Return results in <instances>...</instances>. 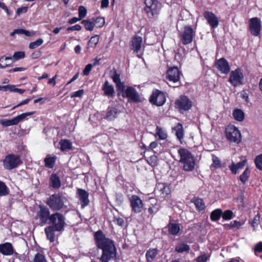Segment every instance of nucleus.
<instances>
[{"label": "nucleus", "instance_id": "58", "mask_svg": "<svg viewBox=\"0 0 262 262\" xmlns=\"http://www.w3.org/2000/svg\"><path fill=\"white\" fill-rule=\"evenodd\" d=\"M84 93V90L83 89L79 90L73 93L71 95V97H81Z\"/></svg>", "mask_w": 262, "mask_h": 262}, {"label": "nucleus", "instance_id": "22", "mask_svg": "<svg viewBox=\"0 0 262 262\" xmlns=\"http://www.w3.org/2000/svg\"><path fill=\"white\" fill-rule=\"evenodd\" d=\"M168 233L173 236L178 235L182 230L183 226L180 223L169 222L167 226Z\"/></svg>", "mask_w": 262, "mask_h": 262}, {"label": "nucleus", "instance_id": "44", "mask_svg": "<svg viewBox=\"0 0 262 262\" xmlns=\"http://www.w3.org/2000/svg\"><path fill=\"white\" fill-rule=\"evenodd\" d=\"M0 124L4 126L16 125L14 118L11 119H2L0 120Z\"/></svg>", "mask_w": 262, "mask_h": 262}, {"label": "nucleus", "instance_id": "37", "mask_svg": "<svg viewBox=\"0 0 262 262\" xmlns=\"http://www.w3.org/2000/svg\"><path fill=\"white\" fill-rule=\"evenodd\" d=\"M35 114V112H30L21 114L17 116L14 117V119L16 125H17L20 121H23L27 117L32 115Z\"/></svg>", "mask_w": 262, "mask_h": 262}, {"label": "nucleus", "instance_id": "24", "mask_svg": "<svg viewBox=\"0 0 262 262\" xmlns=\"http://www.w3.org/2000/svg\"><path fill=\"white\" fill-rule=\"evenodd\" d=\"M142 43V38L138 35L134 36L131 41L132 50L136 53H138L141 50Z\"/></svg>", "mask_w": 262, "mask_h": 262}, {"label": "nucleus", "instance_id": "62", "mask_svg": "<svg viewBox=\"0 0 262 262\" xmlns=\"http://www.w3.org/2000/svg\"><path fill=\"white\" fill-rule=\"evenodd\" d=\"M233 229H239L244 225V222L237 221L236 220L232 221Z\"/></svg>", "mask_w": 262, "mask_h": 262}, {"label": "nucleus", "instance_id": "53", "mask_svg": "<svg viewBox=\"0 0 262 262\" xmlns=\"http://www.w3.org/2000/svg\"><path fill=\"white\" fill-rule=\"evenodd\" d=\"M25 56V53L23 51H17L14 52L13 55V58L15 60H17L20 59H23Z\"/></svg>", "mask_w": 262, "mask_h": 262}, {"label": "nucleus", "instance_id": "39", "mask_svg": "<svg viewBox=\"0 0 262 262\" xmlns=\"http://www.w3.org/2000/svg\"><path fill=\"white\" fill-rule=\"evenodd\" d=\"M91 20H93L94 24H95V27L96 28H101L105 24V20L103 17H97L96 18H92Z\"/></svg>", "mask_w": 262, "mask_h": 262}, {"label": "nucleus", "instance_id": "33", "mask_svg": "<svg viewBox=\"0 0 262 262\" xmlns=\"http://www.w3.org/2000/svg\"><path fill=\"white\" fill-rule=\"evenodd\" d=\"M190 250V247L188 245L184 243H181L176 246L175 251L178 253L184 252H188Z\"/></svg>", "mask_w": 262, "mask_h": 262}, {"label": "nucleus", "instance_id": "1", "mask_svg": "<svg viewBox=\"0 0 262 262\" xmlns=\"http://www.w3.org/2000/svg\"><path fill=\"white\" fill-rule=\"evenodd\" d=\"M95 244L97 248L102 250L99 259L101 262H108L117 258V248L114 242L106 237L103 231L99 230L94 234Z\"/></svg>", "mask_w": 262, "mask_h": 262}, {"label": "nucleus", "instance_id": "64", "mask_svg": "<svg viewBox=\"0 0 262 262\" xmlns=\"http://www.w3.org/2000/svg\"><path fill=\"white\" fill-rule=\"evenodd\" d=\"M254 250H255V252H257L259 253L262 252V242H261L258 243L255 245Z\"/></svg>", "mask_w": 262, "mask_h": 262}, {"label": "nucleus", "instance_id": "48", "mask_svg": "<svg viewBox=\"0 0 262 262\" xmlns=\"http://www.w3.org/2000/svg\"><path fill=\"white\" fill-rule=\"evenodd\" d=\"M254 162L256 167L257 169L262 170V154L255 157Z\"/></svg>", "mask_w": 262, "mask_h": 262}, {"label": "nucleus", "instance_id": "60", "mask_svg": "<svg viewBox=\"0 0 262 262\" xmlns=\"http://www.w3.org/2000/svg\"><path fill=\"white\" fill-rule=\"evenodd\" d=\"M14 85L11 84H8L6 85H0V91H4L6 92L8 90H9L11 92V90L13 88Z\"/></svg>", "mask_w": 262, "mask_h": 262}, {"label": "nucleus", "instance_id": "63", "mask_svg": "<svg viewBox=\"0 0 262 262\" xmlns=\"http://www.w3.org/2000/svg\"><path fill=\"white\" fill-rule=\"evenodd\" d=\"M81 30V26L78 24L75 25L72 27H69L67 28V30L69 31H80Z\"/></svg>", "mask_w": 262, "mask_h": 262}, {"label": "nucleus", "instance_id": "49", "mask_svg": "<svg viewBox=\"0 0 262 262\" xmlns=\"http://www.w3.org/2000/svg\"><path fill=\"white\" fill-rule=\"evenodd\" d=\"M148 163L152 167L157 166L158 164L157 156L152 155L150 156L147 160Z\"/></svg>", "mask_w": 262, "mask_h": 262}, {"label": "nucleus", "instance_id": "43", "mask_svg": "<svg viewBox=\"0 0 262 262\" xmlns=\"http://www.w3.org/2000/svg\"><path fill=\"white\" fill-rule=\"evenodd\" d=\"M11 59V57L2 56L0 58V68L1 69H4L8 67H11L12 66V63H7L5 62H4L5 61H6L7 60H10Z\"/></svg>", "mask_w": 262, "mask_h": 262}, {"label": "nucleus", "instance_id": "27", "mask_svg": "<svg viewBox=\"0 0 262 262\" xmlns=\"http://www.w3.org/2000/svg\"><path fill=\"white\" fill-rule=\"evenodd\" d=\"M120 111L116 107L109 106L107 108L105 118L109 120H114L119 114Z\"/></svg>", "mask_w": 262, "mask_h": 262}, {"label": "nucleus", "instance_id": "29", "mask_svg": "<svg viewBox=\"0 0 262 262\" xmlns=\"http://www.w3.org/2000/svg\"><path fill=\"white\" fill-rule=\"evenodd\" d=\"M56 160L55 156H51L48 155L44 159L45 166L47 168L52 169L54 168Z\"/></svg>", "mask_w": 262, "mask_h": 262}, {"label": "nucleus", "instance_id": "57", "mask_svg": "<svg viewBox=\"0 0 262 262\" xmlns=\"http://www.w3.org/2000/svg\"><path fill=\"white\" fill-rule=\"evenodd\" d=\"M93 68V64L91 63H89L87 64L84 68L83 71V75L84 76H88L90 74V72L91 71Z\"/></svg>", "mask_w": 262, "mask_h": 262}, {"label": "nucleus", "instance_id": "14", "mask_svg": "<svg viewBox=\"0 0 262 262\" xmlns=\"http://www.w3.org/2000/svg\"><path fill=\"white\" fill-rule=\"evenodd\" d=\"M261 21L257 17L251 18L249 21V30L251 35L254 36H258L260 34Z\"/></svg>", "mask_w": 262, "mask_h": 262}, {"label": "nucleus", "instance_id": "45", "mask_svg": "<svg viewBox=\"0 0 262 262\" xmlns=\"http://www.w3.org/2000/svg\"><path fill=\"white\" fill-rule=\"evenodd\" d=\"M33 262H47L43 254L37 252L35 254Z\"/></svg>", "mask_w": 262, "mask_h": 262}, {"label": "nucleus", "instance_id": "7", "mask_svg": "<svg viewBox=\"0 0 262 262\" xmlns=\"http://www.w3.org/2000/svg\"><path fill=\"white\" fill-rule=\"evenodd\" d=\"M38 209L35 217V219L38 221L37 224L40 226L49 224L52 216L49 208L44 205H39Z\"/></svg>", "mask_w": 262, "mask_h": 262}, {"label": "nucleus", "instance_id": "47", "mask_svg": "<svg viewBox=\"0 0 262 262\" xmlns=\"http://www.w3.org/2000/svg\"><path fill=\"white\" fill-rule=\"evenodd\" d=\"M43 42L42 38H38L35 41L31 42L29 43V48L30 49H34L41 45Z\"/></svg>", "mask_w": 262, "mask_h": 262}, {"label": "nucleus", "instance_id": "10", "mask_svg": "<svg viewBox=\"0 0 262 262\" xmlns=\"http://www.w3.org/2000/svg\"><path fill=\"white\" fill-rule=\"evenodd\" d=\"M226 138L231 142L239 143L242 140L240 131L233 125L229 124L225 128Z\"/></svg>", "mask_w": 262, "mask_h": 262}, {"label": "nucleus", "instance_id": "19", "mask_svg": "<svg viewBox=\"0 0 262 262\" xmlns=\"http://www.w3.org/2000/svg\"><path fill=\"white\" fill-rule=\"evenodd\" d=\"M77 194L80 201L81 208H83L87 206L90 203L89 199V193L88 192L84 189L78 188L77 189Z\"/></svg>", "mask_w": 262, "mask_h": 262}, {"label": "nucleus", "instance_id": "36", "mask_svg": "<svg viewBox=\"0 0 262 262\" xmlns=\"http://www.w3.org/2000/svg\"><path fill=\"white\" fill-rule=\"evenodd\" d=\"M99 35L92 36L88 42V48H95L99 42Z\"/></svg>", "mask_w": 262, "mask_h": 262}, {"label": "nucleus", "instance_id": "13", "mask_svg": "<svg viewBox=\"0 0 262 262\" xmlns=\"http://www.w3.org/2000/svg\"><path fill=\"white\" fill-rule=\"evenodd\" d=\"M244 78V75L241 69L237 68L231 72L228 81L232 85L235 87L243 84Z\"/></svg>", "mask_w": 262, "mask_h": 262}, {"label": "nucleus", "instance_id": "3", "mask_svg": "<svg viewBox=\"0 0 262 262\" xmlns=\"http://www.w3.org/2000/svg\"><path fill=\"white\" fill-rule=\"evenodd\" d=\"M117 91V96H121L123 98H127L130 102L139 103L142 101L140 94L133 86H128L126 89L123 82H120L116 84Z\"/></svg>", "mask_w": 262, "mask_h": 262}, {"label": "nucleus", "instance_id": "17", "mask_svg": "<svg viewBox=\"0 0 262 262\" xmlns=\"http://www.w3.org/2000/svg\"><path fill=\"white\" fill-rule=\"evenodd\" d=\"M215 67L222 74H228L230 70V67L228 61L224 57L217 59L215 62Z\"/></svg>", "mask_w": 262, "mask_h": 262}, {"label": "nucleus", "instance_id": "26", "mask_svg": "<svg viewBox=\"0 0 262 262\" xmlns=\"http://www.w3.org/2000/svg\"><path fill=\"white\" fill-rule=\"evenodd\" d=\"M105 96L113 98L115 96V91L114 86L110 85L108 81H105L102 88Z\"/></svg>", "mask_w": 262, "mask_h": 262}, {"label": "nucleus", "instance_id": "2", "mask_svg": "<svg viewBox=\"0 0 262 262\" xmlns=\"http://www.w3.org/2000/svg\"><path fill=\"white\" fill-rule=\"evenodd\" d=\"M65 216L59 212H55L52 213L51 221L49 223L50 225L46 227L45 229V232L47 238L51 243H53L55 239V232H61L64 230L67 224Z\"/></svg>", "mask_w": 262, "mask_h": 262}, {"label": "nucleus", "instance_id": "34", "mask_svg": "<svg viewBox=\"0 0 262 262\" xmlns=\"http://www.w3.org/2000/svg\"><path fill=\"white\" fill-rule=\"evenodd\" d=\"M59 144L60 145V149L62 151L67 149L71 150L72 149V143L68 140H61L59 142Z\"/></svg>", "mask_w": 262, "mask_h": 262}, {"label": "nucleus", "instance_id": "25", "mask_svg": "<svg viewBox=\"0 0 262 262\" xmlns=\"http://www.w3.org/2000/svg\"><path fill=\"white\" fill-rule=\"evenodd\" d=\"M191 202L195 205V208L199 212H204L205 209V204L203 200L199 197L194 196L191 200Z\"/></svg>", "mask_w": 262, "mask_h": 262}, {"label": "nucleus", "instance_id": "35", "mask_svg": "<svg viewBox=\"0 0 262 262\" xmlns=\"http://www.w3.org/2000/svg\"><path fill=\"white\" fill-rule=\"evenodd\" d=\"M9 193V188L4 182L0 181V197L8 195Z\"/></svg>", "mask_w": 262, "mask_h": 262}, {"label": "nucleus", "instance_id": "20", "mask_svg": "<svg viewBox=\"0 0 262 262\" xmlns=\"http://www.w3.org/2000/svg\"><path fill=\"white\" fill-rule=\"evenodd\" d=\"M49 186L54 189H58L61 186V181L57 173H52L49 178Z\"/></svg>", "mask_w": 262, "mask_h": 262}, {"label": "nucleus", "instance_id": "9", "mask_svg": "<svg viewBox=\"0 0 262 262\" xmlns=\"http://www.w3.org/2000/svg\"><path fill=\"white\" fill-rule=\"evenodd\" d=\"M145 6L144 10L148 18H152L157 16L161 8V4L157 0H145Z\"/></svg>", "mask_w": 262, "mask_h": 262}, {"label": "nucleus", "instance_id": "54", "mask_svg": "<svg viewBox=\"0 0 262 262\" xmlns=\"http://www.w3.org/2000/svg\"><path fill=\"white\" fill-rule=\"evenodd\" d=\"M111 78L115 84L121 82L120 74L117 72L116 70H115L113 74L111 76Z\"/></svg>", "mask_w": 262, "mask_h": 262}, {"label": "nucleus", "instance_id": "59", "mask_svg": "<svg viewBox=\"0 0 262 262\" xmlns=\"http://www.w3.org/2000/svg\"><path fill=\"white\" fill-rule=\"evenodd\" d=\"M28 8L27 7H21L16 10V14L19 16L21 13H25L27 12Z\"/></svg>", "mask_w": 262, "mask_h": 262}, {"label": "nucleus", "instance_id": "46", "mask_svg": "<svg viewBox=\"0 0 262 262\" xmlns=\"http://www.w3.org/2000/svg\"><path fill=\"white\" fill-rule=\"evenodd\" d=\"M222 216L224 220H230L233 217V211L231 210H226L224 212H223Z\"/></svg>", "mask_w": 262, "mask_h": 262}, {"label": "nucleus", "instance_id": "12", "mask_svg": "<svg viewBox=\"0 0 262 262\" xmlns=\"http://www.w3.org/2000/svg\"><path fill=\"white\" fill-rule=\"evenodd\" d=\"M195 33L190 26H186L180 34V41L183 45H187L192 42Z\"/></svg>", "mask_w": 262, "mask_h": 262}, {"label": "nucleus", "instance_id": "40", "mask_svg": "<svg viewBox=\"0 0 262 262\" xmlns=\"http://www.w3.org/2000/svg\"><path fill=\"white\" fill-rule=\"evenodd\" d=\"M81 24L84 26L85 30L88 31H92L95 27V24H94L93 20L89 19L83 20Z\"/></svg>", "mask_w": 262, "mask_h": 262}, {"label": "nucleus", "instance_id": "18", "mask_svg": "<svg viewBox=\"0 0 262 262\" xmlns=\"http://www.w3.org/2000/svg\"><path fill=\"white\" fill-rule=\"evenodd\" d=\"M204 18L211 28H216L219 24L217 17L212 12L206 11L203 13Z\"/></svg>", "mask_w": 262, "mask_h": 262}, {"label": "nucleus", "instance_id": "52", "mask_svg": "<svg viewBox=\"0 0 262 262\" xmlns=\"http://www.w3.org/2000/svg\"><path fill=\"white\" fill-rule=\"evenodd\" d=\"M236 202L239 206L243 207L244 205V194L243 192H241V194L235 199Z\"/></svg>", "mask_w": 262, "mask_h": 262}, {"label": "nucleus", "instance_id": "51", "mask_svg": "<svg viewBox=\"0 0 262 262\" xmlns=\"http://www.w3.org/2000/svg\"><path fill=\"white\" fill-rule=\"evenodd\" d=\"M210 255L204 254L198 256L195 260L196 262H207L210 258Z\"/></svg>", "mask_w": 262, "mask_h": 262}, {"label": "nucleus", "instance_id": "4", "mask_svg": "<svg viewBox=\"0 0 262 262\" xmlns=\"http://www.w3.org/2000/svg\"><path fill=\"white\" fill-rule=\"evenodd\" d=\"M178 152L180 157V162L183 164V169L187 171H192L194 168L195 160L191 153L185 148H180Z\"/></svg>", "mask_w": 262, "mask_h": 262}, {"label": "nucleus", "instance_id": "32", "mask_svg": "<svg viewBox=\"0 0 262 262\" xmlns=\"http://www.w3.org/2000/svg\"><path fill=\"white\" fill-rule=\"evenodd\" d=\"M223 215V211L221 209L217 208L213 210L210 214V220L213 222L219 220Z\"/></svg>", "mask_w": 262, "mask_h": 262}, {"label": "nucleus", "instance_id": "28", "mask_svg": "<svg viewBox=\"0 0 262 262\" xmlns=\"http://www.w3.org/2000/svg\"><path fill=\"white\" fill-rule=\"evenodd\" d=\"M173 130L175 131V134L177 139L182 143L184 135V128L182 124L180 123H178L176 126L173 127Z\"/></svg>", "mask_w": 262, "mask_h": 262}, {"label": "nucleus", "instance_id": "11", "mask_svg": "<svg viewBox=\"0 0 262 262\" xmlns=\"http://www.w3.org/2000/svg\"><path fill=\"white\" fill-rule=\"evenodd\" d=\"M166 101L165 93L159 90L155 89L149 98V102L154 105L161 106Z\"/></svg>", "mask_w": 262, "mask_h": 262}, {"label": "nucleus", "instance_id": "30", "mask_svg": "<svg viewBox=\"0 0 262 262\" xmlns=\"http://www.w3.org/2000/svg\"><path fill=\"white\" fill-rule=\"evenodd\" d=\"M158 251L157 248H150L147 250L145 257L147 262L152 261L157 256Z\"/></svg>", "mask_w": 262, "mask_h": 262}, {"label": "nucleus", "instance_id": "50", "mask_svg": "<svg viewBox=\"0 0 262 262\" xmlns=\"http://www.w3.org/2000/svg\"><path fill=\"white\" fill-rule=\"evenodd\" d=\"M159 210V208L158 206L157 202L154 204H151V205L148 208V212L150 215L157 212Z\"/></svg>", "mask_w": 262, "mask_h": 262}, {"label": "nucleus", "instance_id": "6", "mask_svg": "<svg viewBox=\"0 0 262 262\" xmlns=\"http://www.w3.org/2000/svg\"><path fill=\"white\" fill-rule=\"evenodd\" d=\"M193 105V102L187 96L180 95L174 102V107L180 114H183L190 110Z\"/></svg>", "mask_w": 262, "mask_h": 262}, {"label": "nucleus", "instance_id": "15", "mask_svg": "<svg viewBox=\"0 0 262 262\" xmlns=\"http://www.w3.org/2000/svg\"><path fill=\"white\" fill-rule=\"evenodd\" d=\"M129 200L132 212L135 213L141 212L143 208V204L139 196L135 194L132 195Z\"/></svg>", "mask_w": 262, "mask_h": 262}, {"label": "nucleus", "instance_id": "61", "mask_svg": "<svg viewBox=\"0 0 262 262\" xmlns=\"http://www.w3.org/2000/svg\"><path fill=\"white\" fill-rule=\"evenodd\" d=\"M15 32L16 33V34H25L26 36H29L30 34V32L28 31L23 29H15Z\"/></svg>", "mask_w": 262, "mask_h": 262}, {"label": "nucleus", "instance_id": "23", "mask_svg": "<svg viewBox=\"0 0 262 262\" xmlns=\"http://www.w3.org/2000/svg\"><path fill=\"white\" fill-rule=\"evenodd\" d=\"M0 253L4 255H12L14 253V249L11 243L6 242L0 244Z\"/></svg>", "mask_w": 262, "mask_h": 262}, {"label": "nucleus", "instance_id": "56", "mask_svg": "<svg viewBox=\"0 0 262 262\" xmlns=\"http://www.w3.org/2000/svg\"><path fill=\"white\" fill-rule=\"evenodd\" d=\"M113 221L117 224L118 226L123 227L125 225V222L123 218L120 217H114Z\"/></svg>", "mask_w": 262, "mask_h": 262}, {"label": "nucleus", "instance_id": "16", "mask_svg": "<svg viewBox=\"0 0 262 262\" xmlns=\"http://www.w3.org/2000/svg\"><path fill=\"white\" fill-rule=\"evenodd\" d=\"M181 74L177 67H172L167 70L166 77L169 81L176 83L180 80Z\"/></svg>", "mask_w": 262, "mask_h": 262}, {"label": "nucleus", "instance_id": "8", "mask_svg": "<svg viewBox=\"0 0 262 262\" xmlns=\"http://www.w3.org/2000/svg\"><path fill=\"white\" fill-rule=\"evenodd\" d=\"M3 166L7 170H12L23 164V161L19 155L9 154L2 160Z\"/></svg>", "mask_w": 262, "mask_h": 262}, {"label": "nucleus", "instance_id": "21", "mask_svg": "<svg viewBox=\"0 0 262 262\" xmlns=\"http://www.w3.org/2000/svg\"><path fill=\"white\" fill-rule=\"evenodd\" d=\"M156 191H159L161 198H165L170 194L171 190L169 185L166 183H159L156 185Z\"/></svg>", "mask_w": 262, "mask_h": 262}, {"label": "nucleus", "instance_id": "42", "mask_svg": "<svg viewBox=\"0 0 262 262\" xmlns=\"http://www.w3.org/2000/svg\"><path fill=\"white\" fill-rule=\"evenodd\" d=\"M222 166L221 161L218 157L215 155H212V163L211 165V168L216 169Z\"/></svg>", "mask_w": 262, "mask_h": 262}, {"label": "nucleus", "instance_id": "55", "mask_svg": "<svg viewBox=\"0 0 262 262\" xmlns=\"http://www.w3.org/2000/svg\"><path fill=\"white\" fill-rule=\"evenodd\" d=\"M87 10L84 6H81L79 7L78 14L80 19H82L83 18H84L85 16Z\"/></svg>", "mask_w": 262, "mask_h": 262}, {"label": "nucleus", "instance_id": "5", "mask_svg": "<svg viewBox=\"0 0 262 262\" xmlns=\"http://www.w3.org/2000/svg\"><path fill=\"white\" fill-rule=\"evenodd\" d=\"M64 199H66V198L62 193H54L46 199L45 203L49 209L58 212L65 207Z\"/></svg>", "mask_w": 262, "mask_h": 262}, {"label": "nucleus", "instance_id": "41", "mask_svg": "<svg viewBox=\"0 0 262 262\" xmlns=\"http://www.w3.org/2000/svg\"><path fill=\"white\" fill-rule=\"evenodd\" d=\"M250 171L248 167L246 168L243 173L239 176L240 181L243 183L245 184L248 181L250 177Z\"/></svg>", "mask_w": 262, "mask_h": 262}, {"label": "nucleus", "instance_id": "31", "mask_svg": "<svg viewBox=\"0 0 262 262\" xmlns=\"http://www.w3.org/2000/svg\"><path fill=\"white\" fill-rule=\"evenodd\" d=\"M232 115L235 120L237 121L242 122L245 119V114L244 112L239 108H235L233 110Z\"/></svg>", "mask_w": 262, "mask_h": 262}, {"label": "nucleus", "instance_id": "38", "mask_svg": "<svg viewBox=\"0 0 262 262\" xmlns=\"http://www.w3.org/2000/svg\"><path fill=\"white\" fill-rule=\"evenodd\" d=\"M155 136L156 137H158L160 140H165L166 139L167 135L160 126H157Z\"/></svg>", "mask_w": 262, "mask_h": 262}]
</instances>
